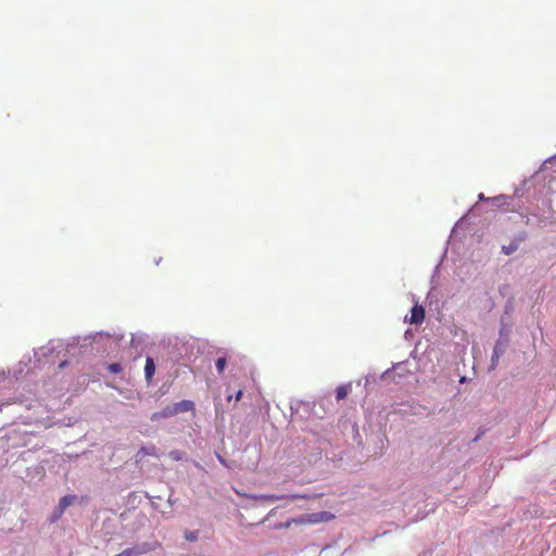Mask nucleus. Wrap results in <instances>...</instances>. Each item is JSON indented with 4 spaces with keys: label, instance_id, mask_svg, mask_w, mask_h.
Segmentation results:
<instances>
[{
    "label": "nucleus",
    "instance_id": "nucleus-19",
    "mask_svg": "<svg viewBox=\"0 0 556 556\" xmlns=\"http://www.w3.org/2000/svg\"><path fill=\"white\" fill-rule=\"evenodd\" d=\"M65 364H66V362H62V363L60 364V367H61V368H62V367H64V366H65Z\"/></svg>",
    "mask_w": 556,
    "mask_h": 556
},
{
    "label": "nucleus",
    "instance_id": "nucleus-18",
    "mask_svg": "<svg viewBox=\"0 0 556 556\" xmlns=\"http://www.w3.org/2000/svg\"><path fill=\"white\" fill-rule=\"evenodd\" d=\"M231 400H233V396L232 395H228L227 401L230 402Z\"/></svg>",
    "mask_w": 556,
    "mask_h": 556
},
{
    "label": "nucleus",
    "instance_id": "nucleus-16",
    "mask_svg": "<svg viewBox=\"0 0 556 556\" xmlns=\"http://www.w3.org/2000/svg\"><path fill=\"white\" fill-rule=\"evenodd\" d=\"M4 380H9V378L3 372H0V381Z\"/></svg>",
    "mask_w": 556,
    "mask_h": 556
},
{
    "label": "nucleus",
    "instance_id": "nucleus-3",
    "mask_svg": "<svg viewBox=\"0 0 556 556\" xmlns=\"http://www.w3.org/2000/svg\"><path fill=\"white\" fill-rule=\"evenodd\" d=\"M175 415H177L176 410H175V407H174L173 404H170V405H167L166 407H164L162 410L153 413L151 415V420L152 421H157L160 419L169 418V417L175 416Z\"/></svg>",
    "mask_w": 556,
    "mask_h": 556
},
{
    "label": "nucleus",
    "instance_id": "nucleus-7",
    "mask_svg": "<svg viewBox=\"0 0 556 556\" xmlns=\"http://www.w3.org/2000/svg\"><path fill=\"white\" fill-rule=\"evenodd\" d=\"M155 374V364L152 357H147L144 365V375L148 382H150Z\"/></svg>",
    "mask_w": 556,
    "mask_h": 556
},
{
    "label": "nucleus",
    "instance_id": "nucleus-9",
    "mask_svg": "<svg viewBox=\"0 0 556 556\" xmlns=\"http://www.w3.org/2000/svg\"><path fill=\"white\" fill-rule=\"evenodd\" d=\"M139 455H149V456H154L156 457L157 454H156V448L155 446L151 445V446H142L140 450H139Z\"/></svg>",
    "mask_w": 556,
    "mask_h": 556
},
{
    "label": "nucleus",
    "instance_id": "nucleus-11",
    "mask_svg": "<svg viewBox=\"0 0 556 556\" xmlns=\"http://www.w3.org/2000/svg\"><path fill=\"white\" fill-rule=\"evenodd\" d=\"M227 364L226 357H218L216 361V368L219 374H223Z\"/></svg>",
    "mask_w": 556,
    "mask_h": 556
},
{
    "label": "nucleus",
    "instance_id": "nucleus-6",
    "mask_svg": "<svg viewBox=\"0 0 556 556\" xmlns=\"http://www.w3.org/2000/svg\"><path fill=\"white\" fill-rule=\"evenodd\" d=\"M173 405L175 407L176 414L194 410V403L190 400H182L180 402L174 403Z\"/></svg>",
    "mask_w": 556,
    "mask_h": 556
},
{
    "label": "nucleus",
    "instance_id": "nucleus-14",
    "mask_svg": "<svg viewBox=\"0 0 556 556\" xmlns=\"http://www.w3.org/2000/svg\"><path fill=\"white\" fill-rule=\"evenodd\" d=\"M285 497H286L285 495H281V496H277V495H267V496H265V498H266V500L271 501V502H274V501H278V500H282V498H285Z\"/></svg>",
    "mask_w": 556,
    "mask_h": 556
},
{
    "label": "nucleus",
    "instance_id": "nucleus-1",
    "mask_svg": "<svg viewBox=\"0 0 556 556\" xmlns=\"http://www.w3.org/2000/svg\"><path fill=\"white\" fill-rule=\"evenodd\" d=\"M334 519V515L329 511H318L308 515L299 516V520H295L299 523H320L327 522Z\"/></svg>",
    "mask_w": 556,
    "mask_h": 556
},
{
    "label": "nucleus",
    "instance_id": "nucleus-5",
    "mask_svg": "<svg viewBox=\"0 0 556 556\" xmlns=\"http://www.w3.org/2000/svg\"><path fill=\"white\" fill-rule=\"evenodd\" d=\"M76 500H77L76 495H65V496H63L60 500V502H59L58 517H60L67 507L73 505L76 502Z\"/></svg>",
    "mask_w": 556,
    "mask_h": 556
},
{
    "label": "nucleus",
    "instance_id": "nucleus-10",
    "mask_svg": "<svg viewBox=\"0 0 556 556\" xmlns=\"http://www.w3.org/2000/svg\"><path fill=\"white\" fill-rule=\"evenodd\" d=\"M294 520H299V517L296 518H292V519H289L288 521L283 522V523H279L277 526H275L276 529H288L291 527V525H300L299 522L294 521Z\"/></svg>",
    "mask_w": 556,
    "mask_h": 556
},
{
    "label": "nucleus",
    "instance_id": "nucleus-8",
    "mask_svg": "<svg viewBox=\"0 0 556 556\" xmlns=\"http://www.w3.org/2000/svg\"><path fill=\"white\" fill-rule=\"evenodd\" d=\"M351 384H344V386H339L337 389H336V399L337 401H341V400H344L349 393L351 392Z\"/></svg>",
    "mask_w": 556,
    "mask_h": 556
},
{
    "label": "nucleus",
    "instance_id": "nucleus-17",
    "mask_svg": "<svg viewBox=\"0 0 556 556\" xmlns=\"http://www.w3.org/2000/svg\"><path fill=\"white\" fill-rule=\"evenodd\" d=\"M291 500H296V498H304V496H301V495H291L290 496Z\"/></svg>",
    "mask_w": 556,
    "mask_h": 556
},
{
    "label": "nucleus",
    "instance_id": "nucleus-15",
    "mask_svg": "<svg viewBox=\"0 0 556 556\" xmlns=\"http://www.w3.org/2000/svg\"><path fill=\"white\" fill-rule=\"evenodd\" d=\"M242 395H243L242 390H239V391L237 392L236 396H235L236 401H237V402H238V401H240V400H241V397H242Z\"/></svg>",
    "mask_w": 556,
    "mask_h": 556
},
{
    "label": "nucleus",
    "instance_id": "nucleus-12",
    "mask_svg": "<svg viewBox=\"0 0 556 556\" xmlns=\"http://www.w3.org/2000/svg\"><path fill=\"white\" fill-rule=\"evenodd\" d=\"M168 456L173 459V460H181L182 457H184V453L181 451H178V450H175V451H170Z\"/></svg>",
    "mask_w": 556,
    "mask_h": 556
},
{
    "label": "nucleus",
    "instance_id": "nucleus-4",
    "mask_svg": "<svg viewBox=\"0 0 556 556\" xmlns=\"http://www.w3.org/2000/svg\"><path fill=\"white\" fill-rule=\"evenodd\" d=\"M425 319V308L421 305L416 304L410 311L409 323L421 324Z\"/></svg>",
    "mask_w": 556,
    "mask_h": 556
},
{
    "label": "nucleus",
    "instance_id": "nucleus-2",
    "mask_svg": "<svg viewBox=\"0 0 556 556\" xmlns=\"http://www.w3.org/2000/svg\"><path fill=\"white\" fill-rule=\"evenodd\" d=\"M526 239V232L520 233L518 237L514 238L507 245L502 247V251L506 255H510L515 253L522 241Z\"/></svg>",
    "mask_w": 556,
    "mask_h": 556
},
{
    "label": "nucleus",
    "instance_id": "nucleus-13",
    "mask_svg": "<svg viewBox=\"0 0 556 556\" xmlns=\"http://www.w3.org/2000/svg\"><path fill=\"white\" fill-rule=\"evenodd\" d=\"M122 369L123 368H122L121 364H118V363H113V364L109 365V370L112 374H118L122 371Z\"/></svg>",
    "mask_w": 556,
    "mask_h": 556
}]
</instances>
